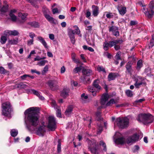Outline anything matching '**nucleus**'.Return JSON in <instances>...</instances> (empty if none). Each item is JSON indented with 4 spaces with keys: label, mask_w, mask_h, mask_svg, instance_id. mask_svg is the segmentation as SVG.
<instances>
[{
    "label": "nucleus",
    "mask_w": 154,
    "mask_h": 154,
    "mask_svg": "<svg viewBox=\"0 0 154 154\" xmlns=\"http://www.w3.org/2000/svg\"><path fill=\"white\" fill-rule=\"evenodd\" d=\"M113 16V14L112 13H109L106 14V17L109 18H112Z\"/></svg>",
    "instance_id": "052dcab7"
},
{
    "label": "nucleus",
    "mask_w": 154,
    "mask_h": 154,
    "mask_svg": "<svg viewBox=\"0 0 154 154\" xmlns=\"http://www.w3.org/2000/svg\"><path fill=\"white\" fill-rule=\"evenodd\" d=\"M11 135L13 137L16 136L18 134V131L15 129L12 130L11 131Z\"/></svg>",
    "instance_id": "ea45409f"
},
{
    "label": "nucleus",
    "mask_w": 154,
    "mask_h": 154,
    "mask_svg": "<svg viewBox=\"0 0 154 154\" xmlns=\"http://www.w3.org/2000/svg\"><path fill=\"white\" fill-rule=\"evenodd\" d=\"M18 39H14L13 40H9L8 41V42L9 44L11 45H15L17 44L18 43Z\"/></svg>",
    "instance_id": "79ce46f5"
},
{
    "label": "nucleus",
    "mask_w": 154,
    "mask_h": 154,
    "mask_svg": "<svg viewBox=\"0 0 154 154\" xmlns=\"http://www.w3.org/2000/svg\"><path fill=\"white\" fill-rule=\"evenodd\" d=\"M115 123L120 128H125L128 125L129 119L127 117H119L116 119Z\"/></svg>",
    "instance_id": "f03ea898"
},
{
    "label": "nucleus",
    "mask_w": 154,
    "mask_h": 154,
    "mask_svg": "<svg viewBox=\"0 0 154 154\" xmlns=\"http://www.w3.org/2000/svg\"><path fill=\"white\" fill-rule=\"evenodd\" d=\"M61 140L59 139L58 141V144L57 145V151L58 153H60L61 151Z\"/></svg>",
    "instance_id": "2f4dec72"
},
{
    "label": "nucleus",
    "mask_w": 154,
    "mask_h": 154,
    "mask_svg": "<svg viewBox=\"0 0 154 154\" xmlns=\"http://www.w3.org/2000/svg\"><path fill=\"white\" fill-rule=\"evenodd\" d=\"M98 81L99 80L97 79L95 80L93 83V86L97 89V91H95L92 87H90L88 88L89 91L91 93L92 95L94 96L96 95L97 92H99V90L101 89V87L98 84Z\"/></svg>",
    "instance_id": "423d86ee"
},
{
    "label": "nucleus",
    "mask_w": 154,
    "mask_h": 154,
    "mask_svg": "<svg viewBox=\"0 0 154 154\" xmlns=\"http://www.w3.org/2000/svg\"><path fill=\"white\" fill-rule=\"evenodd\" d=\"M20 78L23 80H29L30 78L33 79L34 77L33 76H30L29 75L24 74L23 75L20 76Z\"/></svg>",
    "instance_id": "412c9836"
},
{
    "label": "nucleus",
    "mask_w": 154,
    "mask_h": 154,
    "mask_svg": "<svg viewBox=\"0 0 154 154\" xmlns=\"http://www.w3.org/2000/svg\"><path fill=\"white\" fill-rule=\"evenodd\" d=\"M97 70L99 72H105V69L102 66H98L97 67Z\"/></svg>",
    "instance_id": "37998d69"
},
{
    "label": "nucleus",
    "mask_w": 154,
    "mask_h": 154,
    "mask_svg": "<svg viewBox=\"0 0 154 154\" xmlns=\"http://www.w3.org/2000/svg\"><path fill=\"white\" fill-rule=\"evenodd\" d=\"M44 14L45 17L50 22L52 23H55V20L53 17H51L48 14H47L45 13Z\"/></svg>",
    "instance_id": "4be33fe9"
},
{
    "label": "nucleus",
    "mask_w": 154,
    "mask_h": 154,
    "mask_svg": "<svg viewBox=\"0 0 154 154\" xmlns=\"http://www.w3.org/2000/svg\"><path fill=\"white\" fill-rule=\"evenodd\" d=\"M73 27L75 29V30H74V33L77 35L79 34L80 31L78 27L77 26H73Z\"/></svg>",
    "instance_id": "c03bdc74"
},
{
    "label": "nucleus",
    "mask_w": 154,
    "mask_h": 154,
    "mask_svg": "<svg viewBox=\"0 0 154 154\" xmlns=\"http://www.w3.org/2000/svg\"><path fill=\"white\" fill-rule=\"evenodd\" d=\"M69 89L68 88H64L61 91L60 95L64 98H66L69 96Z\"/></svg>",
    "instance_id": "f3484780"
},
{
    "label": "nucleus",
    "mask_w": 154,
    "mask_h": 154,
    "mask_svg": "<svg viewBox=\"0 0 154 154\" xmlns=\"http://www.w3.org/2000/svg\"><path fill=\"white\" fill-rule=\"evenodd\" d=\"M140 148L138 145H136L134 146V152H136Z\"/></svg>",
    "instance_id": "338daca9"
},
{
    "label": "nucleus",
    "mask_w": 154,
    "mask_h": 154,
    "mask_svg": "<svg viewBox=\"0 0 154 154\" xmlns=\"http://www.w3.org/2000/svg\"><path fill=\"white\" fill-rule=\"evenodd\" d=\"M118 103L117 100H116L115 101L114 99H111L108 103H106V106H110L113 103Z\"/></svg>",
    "instance_id": "c756f323"
},
{
    "label": "nucleus",
    "mask_w": 154,
    "mask_h": 154,
    "mask_svg": "<svg viewBox=\"0 0 154 154\" xmlns=\"http://www.w3.org/2000/svg\"><path fill=\"white\" fill-rule=\"evenodd\" d=\"M38 40L41 43L45 48H48L47 44L44 38L41 36L38 37Z\"/></svg>",
    "instance_id": "aec40b11"
},
{
    "label": "nucleus",
    "mask_w": 154,
    "mask_h": 154,
    "mask_svg": "<svg viewBox=\"0 0 154 154\" xmlns=\"http://www.w3.org/2000/svg\"><path fill=\"white\" fill-rule=\"evenodd\" d=\"M34 39H31L27 41V45H30L33 44Z\"/></svg>",
    "instance_id": "4d7b16f0"
},
{
    "label": "nucleus",
    "mask_w": 154,
    "mask_h": 154,
    "mask_svg": "<svg viewBox=\"0 0 154 154\" xmlns=\"http://www.w3.org/2000/svg\"><path fill=\"white\" fill-rule=\"evenodd\" d=\"M88 148L92 153L97 154V150L95 148H93L94 147L96 146V143L94 141H92L91 140H89L88 142Z\"/></svg>",
    "instance_id": "f8f14e48"
},
{
    "label": "nucleus",
    "mask_w": 154,
    "mask_h": 154,
    "mask_svg": "<svg viewBox=\"0 0 154 154\" xmlns=\"http://www.w3.org/2000/svg\"><path fill=\"white\" fill-rule=\"evenodd\" d=\"M120 41L116 40L115 42H110L108 43H106V47H111L114 45H115L116 44L119 43Z\"/></svg>",
    "instance_id": "bb28decb"
},
{
    "label": "nucleus",
    "mask_w": 154,
    "mask_h": 154,
    "mask_svg": "<svg viewBox=\"0 0 154 154\" xmlns=\"http://www.w3.org/2000/svg\"><path fill=\"white\" fill-rule=\"evenodd\" d=\"M100 103L101 106L98 107L97 108L98 110L105 107V104L106 103V93H104L101 96L100 100Z\"/></svg>",
    "instance_id": "9b49d317"
},
{
    "label": "nucleus",
    "mask_w": 154,
    "mask_h": 154,
    "mask_svg": "<svg viewBox=\"0 0 154 154\" xmlns=\"http://www.w3.org/2000/svg\"><path fill=\"white\" fill-rule=\"evenodd\" d=\"M81 97L82 99H86L88 98V96L87 95H85L84 93H83L81 95Z\"/></svg>",
    "instance_id": "e2e57ef3"
},
{
    "label": "nucleus",
    "mask_w": 154,
    "mask_h": 154,
    "mask_svg": "<svg viewBox=\"0 0 154 154\" xmlns=\"http://www.w3.org/2000/svg\"><path fill=\"white\" fill-rule=\"evenodd\" d=\"M47 127L50 131H54L56 128V124L54 118L52 116L48 118V123Z\"/></svg>",
    "instance_id": "20e7f679"
},
{
    "label": "nucleus",
    "mask_w": 154,
    "mask_h": 154,
    "mask_svg": "<svg viewBox=\"0 0 154 154\" xmlns=\"http://www.w3.org/2000/svg\"><path fill=\"white\" fill-rule=\"evenodd\" d=\"M8 72V71L5 70L3 67H0V73L1 74H5Z\"/></svg>",
    "instance_id": "3c124183"
},
{
    "label": "nucleus",
    "mask_w": 154,
    "mask_h": 154,
    "mask_svg": "<svg viewBox=\"0 0 154 154\" xmlns=\"http://www.w3.org/2000/svg\"><path fill=\"white\" fill-rule=\"evenodd\" d=\"M82 66H80L75 68L73 70V72L76 73H77L81 70L82 69Z\"/></svg>",
    "instance_id": "09e8293b"
},
{
    "label": "nucleus",
    "mask_w": 154,
    "mask_h": 154,
    "mask_svg": "<svg viewBox=\"0 0 154 154\" xmlns=\"http://www.w3.org/2000/svg\"><path fill=\"white\" fill-rule=\"evenodd\" d=\"M116 77V74L115 73H110L108 76V79L109 81L114 80Z\"/></svg>",
    "instance_id": "cd10ccee"
},
{
    "label": "nucleus",
    "mask_w": 154,
    "mask_h": 154,
    "mask_svg": "<svg viewBox=\"0 0 154 154\" xmlns=\"http://www.w3.org/2000/svg\"><path fill=\"white\" fill-rule=\"evenodd\" d=\"M35 35L32 32H30L29 33V36L32 39H33L34 37L35 36Z\"/></svg>",
    "instance_id": "0e129e2a"
},
{
    "label": "nucleus",
    "mask_w": 154,
    "mask_h": 154,
    "mask_svg": "<svg viewBox=\"0 0 154 154\" xmlns=\"http://www.w3.org/2000/svg\"><path fill=\"white\" fill-rule=\"evenodd\" d=\"M7 40L6 37L5 36H2L0 38V42L1 44H5Z\"/></svg>",
    "instance_id": "a19ab883"
},
{
    "label": "nucleus",
    "mask_w": 154,
    "mask_h": 154,
    "mask_svg": "<svg viewBox=\"0 0 154 154\" xmlns=\"http://www.w3.org/2000/svg\"><path fill=\"white\" fill-rule=\"evenodd\" d=\"M114 141L118 144H123L126 142L125 139L122 136V134L119 132H116L114 136Z\"/></svg>",
    "instance_id": "39448f33"
},
{
    "label": "nucleus",
    "mask_w": 154,
    "mask_h": 154,
    "mask_svg": "<svg viewBox=\"0 0 154 154\" xmlns=\"http://www.w3.org/2000/svg\"><path fill=\"white\" fill-rule=\"evenodd\" d=\"M154 45V40H151L150 42L149 48H152Z\"/></svg>",
    "instance_id": "680f3d73"
},
{
    "label": "nucleus",
    "mask_w": 154,
    "mask_h": 154,
    "mask_svg": "<svg viewBox=\"0 0 154 154\" xmlns=\"http://www.w3.org/2000/svg\"><path fill=\"white\" fill-rule=\"evenodd\" d=\"M8 4L4 5L3 7L1 8L0 10L2 12H6L8 10Z\"/></svg>",
    "instance_id": "c9c22d12"
},
{
    "label": "nucleus",
    "mask_w": 154,
    "mask_h": 154,
    "mask_svg": "<svg viewBox=\"0 0 154 154\" xmlns=\"http://www.w3.org/2000/svg\"><path fill=\"white\" fill-rule=\"evenodd\" d=\"M82 75L89 76L92 74V71L90 69L84 68L82 70Z\"/></svg>",
    "instance_id": "6ab92c4d"
},
{
    "label": "nucleus",
    "mask_w": 154,
    "mask_h": 154,
    "mask_svg": "<svg viewBox=\"0 0 154 154\" xmlns=\"http://www.w3.org/2000/svg\"><path fill=\"white\" fill-rule=\"evenodd\" d=\"M73 107L72 106H70L68 107L65 112V115L67 116H69L71 114L72 111Z\"/></svg>",
    "instance_id": "5701e85b"
},
{
    "label": "nucleus",
    "mask_w": 154,
    "mask_h": 154,
    "mask_svg": "<svg viewBox=\"0 0 154 154\" xmlns=\"http://www.w3.org/2000/svg\"><path fill=\"white\" fill-rule=\"evenodd\" d=\"M99 144L101 148L104 151H106L105 148L106 147V144L103 141L101 140Z\"/></svg>",
    "instance_id": "c85d7f7f"
},
{
    "label": "nucleus",
    "mask_w": 154,
    "mask_h": 154,
    "mask_svg": "<svg viewBox=\"0 0 154 154\" xmlns=\"http://www.w3.org/2000/svg\"><path fill=\"white\" fill-rule=\"evenodd\" d=\"M28 24L30 25L31 26L34 27H37L38 26V23L35 21L29 22L28 23Z\"/></svg>",
    "instance_id": "58836bf2"
},
{
    "label": "nucleus",
    "mask_w": 154,
    "mask_h": 154,
    "mask_svg": "<svg viewBox=\"0 0 154 154\" xmlns=\"http://www.w3.org/2000/svg\"><path fill=\"white\" fill-rule=\"evenodd\" d=\"M96 115L97 117V120H103V119L100 116V112L98 111L96 113Z\"/></svg>",
    "instance_id": "a18cd8bd"
},
{
    "label": "nucleus",
    "mask_w": 154,
    "mask_h": 154,
    "mask_svg": "<svg viewBox=\"0 0 154 154\" xmlns=\"http://www.w3.org/2000/svg\"><path fill=\"white\" fill-rule=\"evenodd\" d=\"M144 114H140L138 116L137 118V119L140 122H143V123H144Z\"/></svg>",
    "instance_id": "a878e982"
},
{
    "label": "nucleus",
    "mask_w": 154,
    "mask_h": 154,
    "mask_svg": "<svg viewBox=\"0 0 154 154\" xmlns=\"http://www.w3.org/2000/svg\"><path fill=\"white\" fill-rule=\"evenodd\" d=\"M109 31H112V32H115V31L118 30V27L114 26H112L109 27Z\"/></svg>",
    "instance_id": "4c0bfd02"
},
{
    "label": "nucleus",
    "mask_w": 154,
    "mask_h": 154,
    "mask_svg": "<svg viewBox=\"0 0 154 154\" xmlns=\"http://www.w3.org/2000/svg\"><path fill=\"white\" fill-rule=\"evenodd\" d=\"M48 66L46 65L44 68L43 70L42 71V73L43 74H45L48 71Z\"/></svg>",
    "instance_id": "864d4df0"
},
{
    "label": "nucleus",
    "mask_w": 154,
    "mask_h": 154,
    "mask_svg": "<svg viewBox=\"0 0 154 154\" xmlns=\"http://www.w3.org/2000/svg\"><path fill=\"white\" fill-rule=\"evenodd\" d=\"M74 34H75L74 33V30L71 29H69L68 31V35L70 38L75 37Z\"/></svg>",
    "instance_id": "72a5a7b5"
},
{
    "label": "nucleus",
    "mask_w": 154,
    "mask_h": 154,
    "mask_svg": "<svg viewBox=\"0 0 154 154\" xmlns=\"http://www.w3.org/2000/svg\"><path fill=\"white\" fill-rule=\"evenodd\" d=\"M9 16L13 22H16L17 20V17L14 14H9Z\"/></svg>",
    "instance_id": "e433bc0d"
},
{
    "label": "nucleus",
    "mask_w": 154,
    "mask_h": 154,
    "mask_svg": "<svg viewBox=\"0 0 154 154\" xmlns=\"http://www.w3.org/2000/svg\"><path fill=\"white\" fill-rule=\"evenodd\" d=\"M47 62V61L46 60H42L38 62L37 64L40 66H43L45 65V63Z\"/></svg>",
    "instance_id": "49530a36"
},
{
    "label": "nucleus",
    "mask_w": 154,
    "mask_h": 154,
    "mask_svg": "<svg viewBox=\"0 0 154 154\" xmlns=\"http://www.w3.org/2000/svg\"><path fill=\"white\" fill-rule=\"evenodd\" d=\"M139 139V136L137 134H135L131 137H127L126 139V142L129 144L137 141Z\"/></svg>",
    "instance_id": "9d476101"
},
{
    "label": "nucleus",
    "mask_w": 154,
    "mask_h": 154,
    "mask_svg": "<svg viewBox=\"0 0 154 154\" xmlns=\"http://www.w3.org/2000/svg\"><path fill=\"white\" fill-rule=\"evenodd\" d=\"M144 123H149L152 122L153 119L151 115L149 114H144Z\"/></svg>",
    "instance_id": "dca6fc26"
},
{
    "label": "nucleus",
    "mask_w": 154,
    "mask_h": 154,
    "mask_svg": "<svg viewBox=\"0 0 154 154\" xmlns=\"http://www.w3.org/2000/svg\"><path fill=\"white\" fill-rule=\"evenodd\" d=\"M126 94L128 97H131L133 96V92L130 90H127L125 92Z\"/></svg>",
    "instance_id": "de8ad7c7"
},
{
    "label": "nucleus",
    "mask_w": 154,
    "mask_h": 154,
    "mask_svg": "<svg viewBox=\"0 0 154 154\" xmlns=\"http://www.w3.org/2000/svg\"><path fill=\"white\" fill-rule=\"evenodd\" d=\"M86 29L91 33L92 30V26H87Z\"/></svg>",
    "instance_id": "bf43d9fd"
},
{
    "label": "nucleus",
    "mask_w": 154,
    "mask_h": 154,
    "mask_svg": "<svg viewBox=\"0 0 154 154\" xmlns=\"http://www.w3.org/2000/svg\"><path fill=\"white\" fill-rule=\"evenodd\" d=\"M49 38L51 40H54V35L53 34H49Z\"/></svg>",
    "instance_id": "774afa93"
},
{
    "label": "nucleus",
    "mask_w": 154,
    "mask_h": 154,
    "mask_svg": "<svg viewBox=\"0 0 154 154\" xmlns=\"http://www.w3.org/2000/svg\"><path fill=\"white\" fill-rule=\"evenodd\" d=\"M119 14L122 15H124L126 12V8L122 5L119 6L118 8Z\"/></svg>",
    "instance_id": "a211bd4d"
},
{
    "label": "nucleus",
    "mask_w": 154,
    "mask_h": 154,
    "mask_svg": "<svg viewBox=\"0 0 154 154\" xmlns=\"http://www.w3.org/2000/svg\"><path fill=\"white\" fill-rule=\"evenodd\" d=\"M121 52H118L117 53L115 56V58L117 60H121V58L120 57Z\"/></svg>",
    "instance_id": "5fc2aeb1"
},
{
    "label": "nucleus",
    "mask_w": 154,
    "mask_h": 154,
    "mask_svg": "<svg viewBox=\"0 0 154 154\" xmlns=\"http://www.w3.org/2000/svg\"><path fill=\"white\" fill-rule=\"evenodd\" d=\"M57 115L58 117H61V111L59 109H57Z\"/></svg>",
    "instance_id": "13d9d810"
},
{
    "label": "nucleus",
    "mask_w": 154,
    "mask_h": 154,
    "mask_svg": "<svg viewBox=\"0 0 154 154\" xmlns=\"http://www.w3.org/2000/svg\"><path fill=\"white\" fill-rule=\"evenodd\" d=\"M45 126L44 125L39 127L37 131V134L39 136H43L45 132Z\"/></svg>",
    "instance_id": "4468645a"
},
{
    "label": "nucleus",
    "mask_w": 154,
    "mask_h": 154,
    "mask_svg": "<svg viewBox=\"0 0 154 154\" xmlns=\"http://www.w3.org/2000/svg\"><path fill=\"white\" fill-rule=\"evenodd\" d=\"M80 81L85 84H89L91 82L90 78L89 76L82 75L80 78Z\"/></svg>",
    "instance_id": "ddd939ff"
},
{
    "label": "nucleus",
    "mask_w": 154,
    "mask_h": 154,
    "mask_svg": "<svg viewBox=\"0 0 154 154\" xmlns=\"http://www.w3.org/2000/svg\"><path fill=\"white\" fill-rule=\"evenodd\" d=\"M57 82L54 79H50L48 80L47 84L50 87L51 89L53 91L57 90L59 88V86L57 85Z\"/></svg>",
    "instance_id": "6e6552de"
},
{
    "label": "nucleus",
    "mask_w": 154,
    "mask_h": 154,
    "mask_svg": "<svg viewBox=\"0 0 154 154\" xmlns=\"http://www.w3.org/2000/svg\"><path fill=\"white\" fill-rule=\"evenodd\" d=\"M135 81L134 85L137 88H139L141 85L145 84L143 79L139 76L135 78Z\"/></svg>",
    "instance_id": "1a4fd4ad"
},
{
    "label": "nucleus",
    "mask_w": 154,
    "mask_h": 154,
    "mask_svg": "<svg viewBox=\"0 0 154 154\" xmlns=\"http://www.w3.org/2000/svg\"><path fill=\"white\" fill-rule=\"evenodd\" d=\"M93 8V14L94 16H96L98 14V7L95 5H93L92 6Z\"/></svg>",
    "instance_id": "b1692460"
},
{
    "label": "nucleus",
    "mask_w": 154,
    "mask_h": 154,
    "mask_svg": "<svg viewBox=\"0 0 154 154\" xmlns=\"http://www.w3.org/2000/svg\"><path fill=\"white\" fill-rule=\"evenodd\" d=\"M132 64L128 62L126 66V68L128 72H131V71Z\"/></svg>",
    "instance_id": "473e14b6"
},
{
    "label": "nucleus",
    "mask_w": 154,
    "mask_h": 154,
    "mask_svg": "<svg viewBox=\"0 0 154 154\" xmlns=\"http://www.w3.org/2000/svg\"><path fill=\"white\" fill-rule=\"evenodd\" d=\"M39 111L38 108L36 107L30 108L25 111L24 114L29 126L35 127L38 125L39 123Z\"/></svg>",
    "instance_id": "f257e3e1"
},
{
    "label": "nucleus",
    "mask_w": 154,
    "mask_h": 154,
    "mask_svg": "<svg viewBox=\"0 0 154 154\" xmlns=\"http://www.w3.org/2000/svg\"><path fill=\"white\" fill-rule=\"evenodd\" d=\"M65 68L64 66H63L61 68L60 72L61 73H64L65 71Z\"/></svg>",
    "instance_id": "69168bd1"
},
{
    "label": "nucleus",
    "mask_w": 154,
    "mask_h": 154,
    "mask_svg": "<svg viewBox=\"0 0 154 154\" xmlns=\"http://www.w3.org/2000/svg\"><path fill=\"white\" fill-rule=\"evenodd\" d=\"M149 7L151 10L150 9L148 10V9L145 8H143V12L149 18L152 17L154 15V12L152 9L154 8V3H150Z\"/></svg>",
    "instance_id": "0eeeda50"
},
{
    "label": "nucleus",
    "mask_w": 154,
    "mask_h": 154,
    "mask_svg": "<svg viewBox=\"0 0 154 154\" xmlns=\"http://www.w3.org/2000/svg\"><path fill=\"white\" fill-rule=\"evenodd\" d=\"M31 91L34 94L38 96L40 100H43L44 99V97L41 95L40 93L38 91L32 89L31 90Z\"/></svg>",
    "instance_id": "393cba45"
},
{
    "label": "nucleus",
    "mask_w": 154,
    "mask_h": 154,
    "mask_svg": "<svg viewBox=\"0 0 154 154\" xmlns=\"http://www.w3.org/2000/svg\"><path fill=\"white\" fill-rule=\"evenodd\" d=\"M2 115L7 116L12 111L10 103L8 102L2 103Z\"/></svg>",
    "instance_id": "7ed1b4c3"
},
{
    "label": "nucleus",
    "mask_w": 154,
    "mask_h": 154,
    "mask_svg": "<svg viewBox=\"0 0 154 154\" xmlns=\"http://www.w3.org/2000/svg\"><path fill=\"white\" fill-rule=\"evenodd\" d=\"M11 33L12 35L14 36L17 35L19 34V32H18L16 30L11 31Z\"/></svg>",
    "instance_id": "6e6d98bb"
},
{
    "label": "nucleus",
    "mask_w": 154,
    "mask_h": 154,
    "mask_svg": "<svg viewBox=\"0 0 154 154\" xmlns=\"http://www.w3.org/2000/svg\"><path fill=\"white\" fill-rule=\"evenodd\" d=\"M18 17L22 19L21 21L17 20L18 23H23L26 20V18L27 16V14L26 13H19L18 14Z\"/></svg>",
    "instance_id": "2eb2a0df"
},
{
    "label": "nucleus",
    "mask_w": 154,
    "mask_h": 154,
    "mask_svg": "<svg viewBox=\"0 0 154 154\" xmlns=\"http://www.w3.org/2000/svg\"><path fill=\"white\" fill-rule=\"evenodd\" d=\"M17 87L20 89L28 87V85L23 82H20L17 85Z\"/></svg>",
    "instance_id": "7c9ffc66"
},
{
    "label": "nucleus",
    "mask_w": 154,
    "mask_h": 154,
    "mask_svg": "<svg viewBox=\"0 0 154 154\" xmlns=\"http://www.w3.org/2000/svg\"><path fill=\"white\" fill-rule=\"evenodd\" d=\"M51 105L52 107H54L55 109H57V106L55 100H52Z\"/></svg>",
    "instance_id": "8fccbe9b"
},
{
    "label": "nucleus",
    "mask_w": 154,
    "mask_h": 154,
    "mask_svg": "<svg viewBox=\"0 0 154 154\" xmlns=\"http://www.w3.org/2000/svg\"><path fill=\"white\" fill-rule=\"evenodd\" d=\"M142 61L141 60H139L137 62L136 69L137 70H139L142 67Z\"/></svg>",
    "instance_id": "f704fd0d"
},
{
    "label": "nucleus",
    "mask_w": 154,
    "mask_h": 154,
    "mask_svg": "<svg viewBox=\"0 0 154 154\" xmlns=\"http://www.w3.org/2000/svg\"><path fill=\"white\" fill-rule=\"evenodd\" d=\"M11 31H10L9 30L5 31L4 32V35L6 36H8L9 35H11Z\"/></svg>",
    "instance_id": "603ef678"
}]
</instances>
